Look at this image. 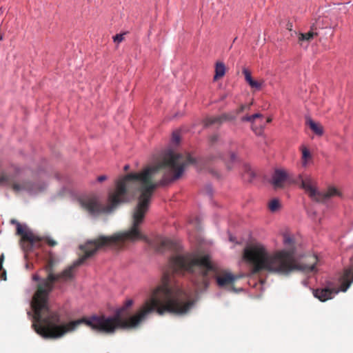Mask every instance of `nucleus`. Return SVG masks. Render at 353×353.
<instances>
[{"mask_svg":"<svg viewBox=\"0 0 353 353\" xmlns=\"http://www.w3.org/2000/svg\"><path fill=\"white\" fill-rule=\"evenodd\" d=\"M174 181V152L169 150L163 160L156 165L148 166L140 172H130L115 181V188L108 194V205L101 203L95 196H88L80 200L81 206L90 214L97 215L110 213L119 205L127 203L131 196L139 194L138 203L132 213V225L128 230L114 233L110 236H100L81 245L82 255L72 265L61 272L55 274L52 260H49L43 270L45 279L35 274L32 280L39 281L31 303L34 310L32 326L35 332L45 339H57L70 332L68 323L61 324L59 314L52 311L48 306L49 294L53 290L55 283H65L74 278L75 269L83 264L101 248H109L119 250L129 243L148 238L140 230L145 215L148 210L150 199L159 185H166Z\"/></svg>","mask_w":353,"mask_h":353,"instance_id":"1","label":"nucleus"},{"mask_svg":"<svg viewBox=\"0 0 353 353\" xmlns=\"http://www.w3.org/2000/svg\"><path fill=\"white\" fill-rule=\"evenodd\" d=\"M188 298V294L173 281V275L165 272L161 284L152 291L149 298L133 316L128 318L123 316V312L133 304V301L129 299L113 316L95 314L83 317L69 322V330L72 332L83 323L94 331L103 334H112L120 329H134L139 327L154 312L161 316L166 312L174 314H185L193 305L192 301L187 300Z\"/></svg>","mask_w":353,"mask_h":353,"instance_id":"2","label":"nucleus"},{"mask_svg":"<svg viewBox=\"0 0 353 353\" xmlns=\"http://www.w3.org/2000/svg\"><path fill=\"white\" fill-rule=\"evenodd\" d=\"M171 274H183L185 272L192 275L191 281L197 292L206 290L210 285V277L216 280L219 288H225L233 285L237 276L230 272L221 269L214 265L209 254L203 253H191L177 255L169 261Z\"/></svg>","mask_w":353,"mask_h":353,"instance_id":"3","label":"nucleus"},{"mask_svg":"<svg viewBox=\"0 0 353 353\" xmlns=\"http://www.w3.org/2000/svg\"><path fill=\"white\" fill-rule=\"evenodd\" d=\"M243 259L252 265L254 273L267 271L282 275H287L295 270L314 272L318 262L316 255L308 254L297 263L293 250H282L270 254L260 243L247 246L243 251Z\"/></svg>","mask_w":353,"mask_h":353,"instance_id":"4","label":"nucleus"},{"mask_svg":"<svg viewBox=\"0 0 353 353\" xmlns=\"http://www.w3.org/2000/svg\"><path fill=\"white\" fill-rule=\"evenodd\" d=\"M299 181L301 183V188L314 201L324 202L332 196H341L339 190L334 187H330L325 192L318 191L315 181L310 176L300 175Z\"/></svg>","mask_w":353,"mask_h":353,"instance_id":"5","label":"nucleus"},{"mask_svg":"<svg viewBox=\"0 0 353 353\" xmlns=\"http://www.w3.org/2000/svg\"><path fill=\"white\" fill-rule=\"evenodd\" d=\"M14 173H11L10 170L3 172L0 175V184H11L12 188L15 192L20 191H27L30 193H35L44 189V187L38 188L30 182H23L22 183H13L14 178L19 175L20 169L14 168Z\"/></svg>","mask_w":353,"mask_h":353,"instance_id":"6","label":"nucleus"},{"mask_svg":"<svg viewBox=\"0 0 353 353\" xmlns=\"http://www.w3.org/2000/svg\"><path fill=\"white\" fill-rule=\"evenodd\" d=\"M17 233L21 236V246L26 252L30 251L37 243L42 240L32 232L26 230L20 223L17 224Z\"/></svg>","mask_w":353,"mask_h":353,"instance_id":"7","label":"nucleus"},{"mask_svg":"<svg viewBox=\"0 0 353 353\" xmlns=\"http://www.w3.org/2000/svg\"><path fill=\"white\" fill-rule=\"evenodd\" d=\"M236 119V114L233 113H224L221 115L215 117H208L203 121L205 127H209L212 125H221L226 121H233Z\"/></svg>","mask_w":353,"mask_h":353,"instance_id":"8","label":"nucleus"},{"mask_svg":"<svg viewBox=\"0 0 353 353\" xmlns=\"http://www.w3.org/2000/svg\"><path fill=\"white\" fill-rule=\"evenodd\" d=\"M339 292L335 288L325 287L323 288H318L313 290V295L319 301L324 302L333 298V296Z\"/></svg>","mask_w":353,"mask_h":353,"instance_id":"9","label":"nucleus"},{"mask_svg":"<svg viewBox=\"0 0 353 353\" xmlns=\"http://www.w3.org/2000/svg\"><path fill=\"white\" fill-rule=\"evenodd\" d=\"M353 282V256L350 259V263L348 268L345 269L342 276L341 290L345 292Z\"/></svg>","mask_w":353,"mask_h":353,"instance_id":"10","label":"nucleus"},{"mask_svg":"<svg viewBox=\"0 0 353 353\" xmlns=\"http://www.w3.org/2000/svg\"><path fill=\"white\" fill-rule=\"evenodd\" d=\"M287 172L282 170H276L272 176V184L275 188H281L287 179Z\"/></svg>","mask_w":353,"mask_h":353,"instance_id":"11","label":"nucleus"},{"mask_svg":"<svg viewBox=\"0 0 353 353\" xmlns=\"http://www.w3.org/2000/svg\"><path fill=\"white\" fill-rule=\"evenodd\" d=\"M154 247L158 252H163L165 250L172 249L174 243L169 239L159 237L155 241Z\"/></svg>","mask_w":353,"mask_h":353,"instance_id":"12","label":"nucleus"},{"mask_svg":"<svg viewBox=\"0 0 353 353\" xmlns=\"http://www.w3.org/2000/svg\"><path fill=\"white\" fill-rule=\"evenodd\" d=\"M327 27L328 23L326 21V19L322 17H319L318 18L315 19L314 21L311 23L310 30L314 32V33H319V30L326 28Z\"/></svg>","mask_w":353,"mask_h":353,"instance_id":"13","label":"nucleus"},{"mask_svg":"<svg viewBox=\"0 0 353 353\" xmlns=\"http://www.w3.org/2000/svg\"><path fill=\"white\" fill-rule=\"evenodd\" d=\"M294 33L298 35V43L301 46H303L305 42L308 43L314 37L318 36V32L314 33L311 30L307 33H297L296 32Z\"/></svg>","mask_w":353,"mask_h":353,"instance_id":"14","label":"nucleus"},{"mask_svg":"<svg viewBox=\"0 0 353 353\" xmlns=\"http://www.w3.org/2000/svg\"><path fill=\"white\" fill-rule=\"evenodd\" d=\"M306 123L316 135L321 137L323 134V127L320 123L315 122L311 119H307Z\"/></svg>","mask_w":353,"mask_h":353,"instance_id":"15","label":"nucleus"},{"mask_svg":"<svg viewBox=\"0 0 353 353\" xmlns=\"http://www.w3.org/2000/svg\"><path fill=\"white\" fill-rule=\"evenodd\" d=\"M225 73V66L223 62H217L215 66V74L214 76V80L216 81L222 78Z\"/></svg>","mask_w":353,"mask_h":353,"instance_id":"16","label":"nucleus"},{"mask_svg":"<svg viewBox=\"0 0 353 353\" xmlns=\"http://www.w3.org/2000/svg\"><path fill=\"white\" fill-rule=\"evenodd\" d=\"M301 152H302V157H301L302 165H303V166L305 167V166H307L308 162L310 161H311L312 154L305 146L301 147Z\"/></svg>","mask_w":353,"mask_h":353,"instance_id":"17","label":"nucleus"},{"mask_svg":"<svg viewBox=\"0 0 353 353\" xmlns=\"http://www.w3.org/2000/svg\"><path fill=\"white\" fill-rule=\"evenodd\" d=\"M281 207L279 201L276 199H274L270 201L268 204V208L271 212L277 211Z\"/></svg>","mask_w":353,"mask_h":353,"instance_id":"18","label":"nucleus"},{"mask_svg":"<svg viewBox=\"0 0 353 353\" xmlns=\"http://www.w3.org/2000/svg\"><path fill=\"white\" fill-rule=\"evenodd\" d=\"M263 83V81H258L254 79L251 80L248 84L252 88H254L256 90H259L261 88V86Z\"/></svg>","mask_w":353,"mask_h":353,"instance_id":"19","label":"nucleus"},{"mask_svg":"<svg viewBox=\"0 0 353 353\" xmlns=\"http://www.w3.org/2000/svg\"><path fill=\"white\" fill-rule=\"evenodd\" d=\"M239 161L236 154L234 152H231L230 154V162L226 163L227 168L228 170H231L232 166L230 165V163H235Z\"/></svg>","mask_w":353,"mask_h":353,"instance_id":"20","label":"nucleus"},{"mask_svg":"<svg viewBox=\"0 0 353 353\" xmlns=\"http://www.w3.org/2000/svg\"><path fill=\"white\" fill-rule=\"evenodd\" d=\"M243 74H244L245 76V79L246 81V82L248 83L251 80H252V77L251 76V73L250 72L247 70L246 68H244L243 70Z\"/></svg>","mask_w":353,"mask_h":353,"instance_id":"21","label":"nucleus"},{"mask_svg":"<svg viewBox=\"0 0 353 353\" xmlns=\"http://www.w3.org/2000/svg\"><path fill=\"white\" fill-rule=\"evenodd\" d=\"M283 243L286 245H292L293 239L289 235L285 234L283 236Z\"/></svg>","mask_w":353,"mask_h":353,"instance_id":"22","label":"nucleus"},{"mask_svg":"<svg viewBox=\"0 0 353 353\" xmlns=\"http://www.w3.org/2000/svg\"><path fill=\"white\" fill-rule=\"evenodd\" d=\"M124 39V34H117L113 37V41L118 43L123 41Z\"/></svg>","mask_w":353,"mask_h":353,"instance_id":"23","label":"nucleus"},{"mask_svg":"<svg viewBox=\"0 0 353 353\" xmlns=\"http://www.w3.org/2000/svg\"><path fill=\"white\" fill-rule=\"evenodd\" d=\"M172 141L173 143L177 144L180 141V136L178 132H174L172 137Z\"/></svg>","mask_w":353,"mask_h":353,"instance_id":"24","label":"nucleus"},{"mask_svg":"<svg viewBox=\"0 0 353 353\" xmlns=\"http://www.w3.org/2000/svg\"><path fill=\"white\" fill-rule=\"evenodd\" d=\"M46 241L51 247L55 246L57 244L56 241L48 237L46 239Z\"/></svg>","mask_w":353,"mask_h":353,"instance_id":"25","label":"nucleus"},{"mask_svg":"<svg viewBox=\"0 0 353 353\" xmlns=\"http://www.w3.org/2000/svg\"><path fill=\"white\" fill-rule=\"evenodd\" d=\"M246 105H241L240 107L235 110V114H239L241 112H243L245 110Z\"/></svg>","mask_w":353,"mask_h":353,"instance_id":"26","label":"nucleus"},{"mask_svg":"<svg viewBox=\"0 0 353 353\" xmlns=\"http://www.w3.org/2000/svg\"><path fill=\"white\" fill-rule=\"evenodd\" d=\"M0 280H6V271L2 268V270L0 271Z\"/></svg>","mask_w":353,"mask_h":353,"instance_id":"27","label":"nucleus"},{"mask_svg":"<svg viewBox=\"0 0 353 353\" xmlns=\"http://www.w3.org/2000/svg\"><path fill=\"white\" fill-rule=\"evenodd\" d=\"M241 121H248V122H251L252 123V117H251V115L250 116H245V117H243L241 118Z\"/></svg>","mask_w":353,"mask_h":353,"instance_id":"28","label":"nucleus"},{"mask_svg":"<svg viewBox=\"0 0 353 353\" xmlns=\"http://www.w3.org/2000/svg\"><path fill=\"white\" fill-rule=\"evenodd\" d=\"M262 117H263V115L260 113H256V114L251 115L252 123L254 122V119H256L257 118H261Z\"/></svg>","mask_w":353,"mask_h":353,"instance_id":"29","label":"nucleus"},{"mask_svg":"<svg viewBox=\"0 0 353 353\" xmlns=\"http://www.w3.org/2000/svg\"><path fill=\"white\" fill-rule=\"evenodd\" d=\"M107 179V176L105 175H101L97 177V181L99 183H101Z\"/></svg>","mask_w":353,"mask_h":353,"instance_id":"30","label":"nucleus"},{"mask_svg":"<svg viewBox=\"0 0 353 353\" xmlns=\"http://www.w3.org/2000/svg\"><path fill=\"white\" fill-rule=\"evenodd\" d=\"M4 254H1L0 256V271H1L3 268V263L4 261Z\"/></svg>","mask_w":353,"mask_h":353,"instance_id":"31","label":"nucleus"},{"mask_svg":"<svg viewBox=\"0 0 353 353\" xmlns=\"http://www.w3.org/2000/svg\"><path fill=\"white\" fill-rule=\"evenodd\" d=\"M252 129L256 134H260L262 131L261 128H260V129L254 128L253 125L252 126Z\"/></svg>","mask_w":353,"mask_h":353,"instance_id":"32","label":"nucleus"},{"mask_svg":"<svg viewBox=\"0 0 353 353\" xmlns=\"http://www.w3.org/2000/svg\"><path fill=\"white\" fill-rule=\"evenodd\" d=\"M218 139V136L217 135H213L210 137V142L212 143H214L215 141H216Z\"/></svg>","mask_w":353,"mask_h":353,"instance_id":"33","label":"nucleus"},{"mask_svg":"<svg viewBox=\"0 0 353 353\" xmlns=\"http://www.w3.org/2000/svg\"><path fill=\"white\" fill-rule=\"evenodd\" d=\"M287 29L289 30L290 31H292V23H288L287 24Z\"/></svg>","mask_w":353,"mask_h":353,"instance_id":"34","label":"nucleus"},{"mask_svg":"<svg viewBox=\"0 0 353 353\" xmlns=\"http://www.w3.org/2000/svg\"><path fill=\"white\" fill-rule=\"evenodd\" d=\"M253 104V102L252 101L250 103L248 104V105H246V108H245V110H250V107L251 105Z\"/></svg>","mask_w":353,"mask_h":353,"instance_id":"35","label":"nucleus"},{"mask_svg":"<svg viewBox=\"0 0 353 353\" xmlns=\"http://www.w3.org/2000/svg\"><path fill=\"white\" fill-rule=\"evenodd\" d=\"M214 157L212 156V155H210V157H208V159L209 161H214Z\"/></svg>","mask_w":353,"mask_h":353,"instance_id":"36","label":"nucleus"},{"mask_svg":"<svg viewBox=\"0 0 353 353\" xmlns=\"http://www.w3.org/2000/svg\"><path fill=\"white\" fill-rule=\"evenodd\" d=\"M248 174L250 176V177H254V174L252 171H250L248 172Z\"/></svg>","mask_w":353,"mask_h":353,"instance_id":"37","label":"nucleus"},{"mask_svg":"<svg viewBox=\"0 0 353 353\" xmlns=\"http://www.w3.org/2000/svg\"><path fill=\"white\" fill-rule=\"evenodd\" d=\"M272 119L271 117H268V118L267 119L266 122H267L268 123H271V122H272Z\"/></svg>","mask_w":353,"mask_h":353,"instance_id":"38","label":"nucleus"},{"mask_svg":"<svg viewBox=\"0 0 353 353\" xmlns=\"http://www.w3.org/2000/svg\"><path fill=\"white\" fill-rule=\"evenodd\" d=\"M128 169H129V165H125V167H124V170L126 171V170H128Z\"/></svg>","mask_w":353,"mask_h":353,"instance_id":"39","label":"nucleus"},{"mask_svg":"<svg viewBox=\"0 0 353 353\" xmlns=\"http://www.w3.org/2000/svg\"><path fill=\"white\" fill-rule=\"evenodd\" d=\"M214 174H216V176L219 177V174L216 172H215Z\"/></svg>","mask_w":353,"mask_h":353,"instance_id":"40","label":"nucleus"}]
</instances>
